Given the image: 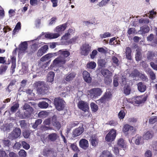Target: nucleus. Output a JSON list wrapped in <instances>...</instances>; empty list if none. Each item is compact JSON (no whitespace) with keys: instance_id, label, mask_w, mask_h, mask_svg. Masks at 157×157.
<instances>
[{"instance_id":"obj_1","label":"nucleus","mask_w":157,"mask_h":157,"mask_svg":"<svg viewBox=\"0 0 157 157\" xmlns=\"http://www.w3.org/2000/svg\"><path fill=\"white\" fill-rule=\"evenodd\" d=\"M59 56L56 58L53 61V64L54 66L63 67L66 62V58L70 55V52L64 49L60 50L58 52Z\"/></svg>"},{"instance_id":"obj_2","label":"nucleus","mask_w":157,"mask_h":157,"mask_svg":"<svg viewBox=\"0 0 157 157\" xmlns=\"http://www.w3.org/2000/svg\"><path fill=\"white\" fill-rule=\"evenodd\" d=\"M33 86L36 89L37 91L40 94L44 95L49 92V86L45 84L43 81L37 82L33 84Z\"/></svg>"},{"instance_id":"obj_3","label":"nucleus","mask_w":157,"mask_h":157,"mask_svg":"<svg viewBox=\"0 0 157 157\" xmlns=\"http://www.w3.org/2000/svg\"><path fill=\"white\" fill-rule=\"evenodd\" d=\"M88 95L92 99L98 98L101 95L102 93V89L99 88H95L91 89L88 91Z\"/></svg>"},{"instance_id":"obj_4","label":"nucleus","mask_w":157,"mask_h":157,"mask_svg":"<svg viewBox=\"0 0 157 157\" xmlns=\"http://www.w3.org/2000/svg\"><path fill=\"white\" fill-rule=\"evenodd\" d=\"M112 96L111 93V90L110 89H108L106 90V92L105 93L103 96L98 101L99 103H105L107 101H109L111 99Z\"/></svg>"},{"instance_id":"obj_5","label":"nucleus","mask_w":157,"mask_h":157,"mask_svg":"<svg viewBox=\"0 0 157 157\" xmlns=\"http://www.w3.org/2000/svg\"><path fill=\"white\" fill-rule=\"evenodd\" d=\"M65 101L60 97L56 98L54 101V104L56 109L59 111L63 110L64 108Z\"/></svg>"},{"instance_id":"obj_6","label":"nucleus","mask_w":157,"mask_h":157,"mask_svg":"<svg viewBox=\"0 0 157 157\" xmlns=\"http://www.w3.org/2000/svg\"><path fill=\"white\" fill-rule=\"evenodd\" d=\"M80 50L82 55L87 56L91 51V46L88 43H85L80 47Z\"/></svg>"},{"instance_id":"obj_7","label":"nucleus","mask_w":157,"mask_h":157,"mask_svg":"<svg viewBox=\"0 0 157 157\" xmlns=\"http://www.w3.org/2000/svg\"><path fill=\"white\" fill-rule=\"evenodd\" d=\"M116 135V130L114 129H112L106 135L105 140L107 142H112L115 139Z\"/></svg>"},{"instance_id":"obj_8","label":"nucleus","mask_w":157,"mask_h":157,"mask_svg":"<svg viewBox=\"0 0 157 157\" xmlns=\"http://www.w3.org/2000/svg\"><path fill=\"white\" fill-rule=\"evenodd\" d=\"M21 131L20 128H15L9 135V139L13 140L17 138L21 134Z\"/></svg>"},{"instance_id":"obj_9","label":"nucleus","mask_w":157,"mask_h":157,"mask_svg":"<svg viewBox=\"0 0 157 157\" xmlns=\"http://www.w3.org/2000/svg\"><path fill=\"white\" fill-rule=\"evenodd\" d=\"M78 107L81 110L86 112L88 111L89 109V104L86 102L81 101L78 104Z\"/></svg>"},{"instance_id":"obj_10","label":"nucleus","mask_w":157,"mask_h":157,"mask_svg":"<svg viewBox=\"0 0 157 157\" xmlns=\"http://www.w3.org/2000/svg\"><path fill=\"white\" fill-rule=\"evenodd\" d=\"M84 130V128L83 127V124H82L81 126H80L78 128L73 130L72 132V136L73 137H75L79 136L83 132Z\"/></svg>"},{"instance_id":"obj_11","label":"nucleus","mask_w":157,"mask_h":157,"mask_svg":"<svg viewBox=\"0 0 157 157\" xmlns=\"http://www.w3.org/2000/svg\"><path fill=\"white\" fill-rule=\"evenodd\" d=\"M59 136L56 133H52L49 134L46 138L47 141L49 142H54L59 138Z\"/></svg>"},{"instance_id":"obj_12","label":"nucleus","mask_w":157,"mask_h":157,"mask_svg":"<svg viewBox=\"0 0 157 157\" xmlns=\"http://www.w3.org/2000/svg\"><path fill=\"white\" fill-rule=\"evenodd\" d=\"M79 147L84 150H86L89 147V144L88 141L85 139H81L79 142Z\"/></svg>"},{"instance_id":"obj_13","label":"nucleus","mask_w":157,"mask_h":157,"mask_svg":"<svg viewBox=\"0 0 157 157\" xmlns=\"http://www.w3.org/2000/svg\"><path fill=\"white\" fill-rule=\"evenodd\" d=\"M68 24L67 22L62 25H60L57 26L55 29V31L59 33L60 34H62V32L66 29Z\"/></svg>"},{"instance_id":"obj_14","label":"nucleus","mask_w":157,"mask_h":157,"mask_svg":"<svg viewBox=\"0 0 157 157\" xmlns=\"http://www.w3.org/2000/svg\"><path fill=\"white\" fill-rule=\"evenodd\" d=\"M82 76L84 81L86 82L90 83L92 82V78L90 74L87 71H84L82 73Z\"/></svg>"},{"instance_id":"obj_15","label":"nucleus","mask_w":157,"mask_h":157,"mask_svg":"<svg viewBox=\"0 0 157 157\" xmlns=\"http://www.w3.org/2000/svg\"><path fill=\"white\" fill-rule=\"evenodd\" d=\"M89 141L92 146L95 147L98 144L99 139L97 136L94 135L90 137Z\"/></svg>"},{"instance_id":"obj_16","label":"nucleus","mask_w":157,"mask_h":157,"mask_svg":"<svg viewBox=\"0 0 157 157\" xmlns=\"http://www.w3.org/2000/svg\"><path fill=\"white\" fill-rule=\"evenodd\" d=\"M48 48V46L47 45H45L42 46L38 50L37 53V56L40 57L42 56L46 52Z\"/></svg>"},{"instance_id":"obj_17","label":"nucleus","mask_w":157,"mask_h":157,"mask_svg":"<svg viewBox=\"0 0 157 157\" xmlns=\"http://www.w3.org/2000/svg\"><path fill=\"white\" fill-rule=\"evenodd\" d=\"M54 151L52 148L44 149L43 151V155L46 157H53Z\"/></svg>"},{"instance_id":"obj_18","label":"nucleus","mask_w":157,"mask_h":157,"mask_svg":"<svg viewBox=\"0 0 157 157\" xmlns=\"http://www.w3.org/2000/svg\"><path fill=\"white\" fill-rule=\"evenodd\" d=\"M11 60L12 65L10 68V72L13 74L15 71V69L16 67V57L13 56H11Z\"/></svg>"},{"instance_id":"obj_19","label":"nucleus","mask_w":157,"mask_h":157,"mask_svg":"<svg viewBox=\"0 0 157 157\" xmlns=\"http://www.w3.org/2000/svg\"><path fill=\"white\" fill-rule=\"evenodd\" d=\"M52 123L53 125L56 127L57 129H59L61 127V125L60 123L57 121V117L56 116H53L52 119Z\"/></svg>"},{"instance_id":"obj_20","label":"nucleus","mask_w":157,"mask_h":157,"mask_svg":"<svg viewBox=\"0 0 157 157\" xmlns=\"http://www.w3.org/2000/svg\"><path fill=\"white\" fill-rule=\"evenodd\" d=\"M137 85L138 90L140 92L142 93L146 91L147 86L144 83L140 82L138 83Z\"/></svg>"},{"instance_id":"obj_21","label":"nucleus","mask_w":157,"mask_h":157,"mask_svg":"<svg viewBox=\"0 0 157 157\" xmlns=\"http://www.w3.org/2000/svg\"><path fill=\"white\" fill-rule=\"evenodd\" d=\"M28 46L27 41L22 42L19 45V49L21 52H24L27 48Z\"/></svg>"},{"instance_id":"obj_22","label":"nucleus","mask_w":157,"mask_h":157,"mask_svg":"<svg viewBox=\"0 0 157 157\" xmlns=\"http://www.w3.org/2000/svg\"><path fill=\"white\" fill-rule=\"evenodd\" d=\"M76 74L74 72H71L67 74L64 79L67 82H69L72 81L75 77Z\"/></svg>"},{"instance_id":"obj_23","label":"nucleus","mask_w":157,"mask_h":157,"mask_svg":"<svg viewBox=\"0 0 157 157\" xmlns=\"http://www.w3.org/2000/svg\"><path fill=\"white\" fill-rule=\"evenodd\" d=\"M147 98L144 97L142 98L141 96H137L135 99V103L136 104L140 105L144 103L147 100Z\"/></svg>"},{"instance_id":"obj_24","label":"nucleus","mask_w":157,"mask_h":157,"mask_svg":"<svg viewBox=\"0 0 157 157\" xmlns=\"http://www.w3.org/2000/svg\"><path fill=\"white\" fill-rule=\"evenodd\" d=\"M132 49L129 47H127L125 49V53L126 59L129 60L132 59Z\"/></svg>"},{"instance_id":"obj_25","label":"nucleus","mask_w":157,"mask_h":157,"mask_svg":"<svg viewBox=\"0 0 157 157\" xmlns=\"http://www.w3.org/2000/svg\"><path fill=\"white\" fill-rule=\"evenodd\" d=\"M153 136V134L150 131H147L144 133L143 136V139L145 140H148L152 138Z\"/></svg>"},{"instance_id":"obj_26","label":"nucleus","mask_w":157,"mask_h":157,"mask_svg":"<svg viewBox=\"0 0 157 157\" xmlns=\"http://www.w3.org/2000/svg\"><path fill=\"white\" fill-rule=\"evenodd\" d=\"M131 90V87L130 84H126L124 88V93L126 95H128L130 94Z\"/></svg>"},{"instance_id":"obj_27","label":"nucleus","mask_w":157,"mask_h":157,"mask_svg":"<svg viewBox=\"0 0 157 157\" xmlns=\"http://www.w3.org/2000/svg\"><path fill=\"white\" fill-rule=\"evenodd\" d=\"M134 127L128 124H125L123 128L122 131L123 132L125 133L130 131H132L134 129Z\"/></svg>"},{"instance_id":"obj_28","label":"nucleus","mask_w":157,"mask_h":157,"mask_svg":"<svg viewBox=\"0 0 157 157\" xmlns=\"http://www.w3.org/2000/svg\"><path fill=\"white\" fill-rule=\"evenodd\" d=\"M155 56V52L152 51H148L147 54V60L150 61H151Z\"/></svg>"},{"instance_id":"obj_29","label":"nucleus","mask_w":157,"mask_h":157,"mask_svg":"<svg viewBox=\"0 0 157 157\" xmlns=\"http://www.w3.org/2000/svg\"><path fill=\"white\" fill-rule=\"evenodd\" d=\"M55 77V73L54 72L50 71L49 72L48 77V81L50 82H52L54 81Z\"/></svg>"},{"instance_id":"obj_30","label":"nucleus","mask_w":157,"mask_h":157,"mask_svg":"<svg viewBox=\"0 0 157 157\" xmlns=\"http://www.w3.org/2000/svg\"><path fill=\"white\" fill-rule=\"evenodd\" d=\"M143 141L142 136L138 135H136L135 136V144L137 145H140Z\"/></svg>"},{"instance_id":"obj_31","label":"nucleus","mask_w":157,"mask_h":157,"mask_svg":"<svg viewBox=\"0 0 157 157\" xmlns=\"http://www.w3.org/2000/svg\"><path fill=\"white\" fill-rule=\"evenodd\" d=\"M117 144L119 147L124 148L126 147V145L125 142L122 138L119 139L117 142Z\"/></svg>"},{"instance_id":"obj_32","label":"nucleus","mask_w":157,"mask_h":157,"mask_svg":"<svg viewBox=\"0 0 157 157\" xmlns=\"http://www.w3.org/2000/svg\"><path fill=\"white\" fill-rule=\"evenodd\" d=\"M96 66V64L94 61L90 62L87 64L86 65L87 68L91 69L95 68Z\"/></svg>"},{"instance_id":"obj_33","label":"nucleus","mask_w":157,"mask_h":157,"mask_svg":"<svg viewBox=\"0 0 157 157\" xmlns=\"http://www.w3.org/2000/svg\"><path fill=\"white\" fill-rule=\"evenodd\" d=\"M52 57V54L51 53H48L43 56L41 57L40 60L42 62H44L48 60Z\"/></svg>"},{"instance_id":"obj_34","label":"nucleus","mask_w":157,"mask_h":157,"mask_svg":"<svg viewBox=\"0 0 157 157\" xmlns=\"http://www.w3.org/2000/svg\"><path fill=\"white\" fill-rule=\"evenodd\" d=\"M21 29V23L18 22L16 24L14 29L13 31V35H15L16 32H18L19 30Z\"/></svg>"},{"instance_id":"obj_35","label":"nucleus","mask_w":157,"mask_h":157,"mask_svg":"<svg viewBox=\"0 0 157 157\" xmlns=\"http://www.w3.org/2000/svg\"><path fill=\"white\" fill-rule=\"evenodd\" d=\"M147 72L150 75L151 79L153 80L155 79V75L153 71L150 69L148 68L147 69Z\"/></svg>"},{"instance_id":"obj_36","label":"nucleus","mask_w":157,"mask_h":157,"mask_svg":"<svg viewBox=\"0 0 157 157\" xmlns=\"http://www.w3.org/2000/svg\"><path fill=\"white\" fill-rule=\"evenodd\" d=\"M140 29L142 34H145L148 33L150 30L149 27L147 25L143 26Z\"/></svg>"},{"instance_id":"obj_37","label":"nucleus","mask_w":157,"mask_h":157,"mask_svg":"<svg viewBox=\"0 0 157 157\" xmlns=\"http://www.w3.org/2000/svg\"><path fill=\"white\" fill-rule=\"evenodd\" d=\"M16 82L17 81L15 79H13L11 81L7 88V90L8 89L9 92L11 91V89H12V86L15 85Z\"/></svg>"},{"instance_id":"obj_38","label":"nucleus","mask_w":157,"mask_h":157,"mask_svg":"<svg viewBox=\"0 0 157 157\" xmlns=\"http://www.w3.org/2000/svg\"><path fill=\"white\" fill-rule=\"evenodd\" d=\"M48 104L44 101L40 102L38 104L39 107L41 108H46L48 107Z\"/></svg>"},{"instance_id":"obj_39","label":"nucleus","mask_w":157,"mask_h":157,"mask_svg":"<svg viewBox=\"0 0 157 157\" xmlns=\"http://www.w3.org/2000/svg\"><path fill=\"white\" fill-rule=\"evenodd\" d=\"M106 59H99L98 61V65L102 67H105V65L106 63Z\"/></svg>"},{"instance_id":"obj_40","label":"nucleus","mask_w":157,"mask_h":157,"mask_svg":"<svg viewBox=\"0 0 157 157\" xmlns=\"http://www.w3.org/2000/svg\"><path fill=\"white\" fill-rule=\"evenodd\" d=\"M31 114V112L29 110H26L22 115V118H26L29 117Z\"/></svg>"},{"instance_id":"obj_41","label":"nucleus","mask_w":157,"mask_h":157,"mask_svg":"<svg viewBox=\"0 0 157 157\" xmlns=\"http://www.w3.org/2000/svg\"><path fill=\"white\" fill-rule=\"evenodd\" d=\"M142 57V54L141 52L140 51H137L135 55V58L136 60L139 62L141 60Z\"/></svg>"},{"instance_id":"obj_42","label":"nucleus","mask_w":157,"mask_h":157,"mask_svg":"<svg viewBox=\"0 0 157 157\" xmlns=\"http://www.w3.org/2000/svg\"><path fill=\"white\" fill-rule=\"evenodd\" d=\"M112 82V79L110 76H107L104 79V82L107 85H109Z\"/></svg>"},{"instance_id":"obj_43","label":"nucleus","mask_w":157,"mask_h":157,"mask_svg":"<svg viewBox=\"0 0 157 157\" xmlns=\"http://www.w3.org/2000/svg\"><path fill=\"white\" fill-rule=\"evenodd\" d=\"M48 115V113L46 111H41L38 114V116L41 118H44L46 117Z\"/></svg>"},{"instance_id":"obj_44","label":"nucleus","mask_w":157,"mask_h":157,"mask_svg":"<svg viewBox=\"0 0 157 157\" xmlns=\"http://www.w3.org/2000/svg\"><path fill=\"white\" fill-rule=\"evenodd\" d=\"M90 107L92 111L94 112L97 111L98 109V107L97 105L94 103L92 102L90 104Z\"/></svg>"},{"instance_id":"obj_45","label":"nucleus","mask_w":157,"mask_h":157,"mask_svg":"<svg viewBox=\"0 0 157 157\" xmlns=\"http://www.w3.org/2000/svg\"><path fill=\"white\" fill-rule=\"evenodd\" d=\"M19 107V104L16 103L11 107L10 111L12 112H15L17 110Z\"/></svg>"},{"instance_id":"obj_46","label":"nucleus","mask_w":157,"mask_h":157,"mask_svg":"<svg viewBox=\"0 0 157 157\" xmlns=\"http://www.w3.org/2000/svg\"><path fill=\"white\" fill-rule=\"evenodd\" d=\"M157 121V117L153 116L151 117L149 120V123L151 124H153Z\"/></svg>"},{"instance_id":"obj_47","label":"nucleus","mask_w":157,"mask_h":157,"mask_svg":"<svg viewBox=\"0 0 157 157\" xmlns=\"http://www.w3.org/2000/svg\"><path fill=\"white\" fill-rule=\"evenodd\" d=\"M125 115V113L124 112V111L123 110H121L118 114V116L119 119H123Z\"/></svg>"},{"instance_id":"obj_48","label":"nucleus","mask_w":157,"mask_h":157,"mask_svg":"<svg viewBox=\"0 0 157 157\" xmlns=\"http://www.w3.org/2000/svg\"><path fill=\"white\" fill-rule=\"evenodd\" d=\"M102 154L106 157H113L112 154L109 151L107 150L103 151Z\"/></svg>"},{"instance_id":"obj_49","label":"nucleus","mask_w":157,"mask_h":157,"mask_svg":"<svg viewBox=\"0 0 157 157\" xmlns=\"http://www.w3.org/2000/svg\"><path fill=\"white\" fill-rule=\"evenodd\" d=\"M21 142H16L13 146V148L15 149L18 150L21 147Z\"/></svg>"},{"instance_id":"obj_50","label":"nucleus","mask_w":157,"mask_h":157,"mask_svg":"<svg viewBox=\"0 0 157 157\" xmlns=\"http://www.w3.org/2000/svg\"><path fill=\"white\" fill-rule=\"evenodd\" d=\"M21 144L23 147L26 150H28L30 148V145L25 141H21Z\"/></svg>"},{"instance_id":"obj_51","label":"nucleus","mask_w":157,"mask_h":157,"mask_svg":"<svg viewBox=\"0 0 157 157\" xmlns=\"http://www.w3.org/2000/svg\"><path fill=\"white\" fill-rule=\"evenodd\" d=\"M71 147L74 151L78 152L79 151L78 147L75 143L71 144Z\"/></svg>"},{"instance_id":"obj_52","label":"nucleus","mask_w":157,"mask_h":157,"mask_svg":"<svg viewBox=\"0 0 157 157\" xmlns=\"http://www.w3.org/2000/svg\"><path fill=\"white\" fill-rule=\"evenodd\" d=\"M140 72L137 70H135L130 74V76L132 77H138Z\"/></svg>"},{"instance_id":"obj_53","label":"nucleus","mask_w":157,"mask_h":157,"mask_svg":"<svg viewBox=\"0 0 157 157\" xmlns=\"http://www.w3.org/2000/svg\"><path fill=\"white\" fill-rule=\"evenodd\" d=\"M135 32L136 29L135 28H130L128 29V30L127 32V35H130L131 34L135 33Z\"/></svg>"},{"instance_id":"obj_54","label":"nucleus","mask_w":157,"mask_h":157,"mask_svg":"<svg viewBox=\"0 0 157 157\" xmlns=\"http://www.w3.org/2000/svg\"><path fill=\"white\" fill-rule=\"evenodd\" d=\"M18 154L20 157H26V153L24 150H20Z\"/></svg>"},{"instance_id":"obj_55","label":"nucleus","mask_w":157,"mask_h":157,"mask_svg":"<svg viewBox=\"0 0 157 157\" xmlns=\"http://www.w3.org/2000/svg\"><path fill=\"white\" fill-rule=\"evenodd\" d=\"M111 36V34L109 32H105L103 34L100 35V36L101 38L103 39L106 37H108Z\"/></svg>"},{"instance_id":"obj_56","label":"nucleus","mask_w":157,"mask_h":157,"mask_svg":"<svg viewBox=\"0 0 157 157\" xmlns=\"http://www.w3.org/2000/svg\"><path fill=\"white\" fill-rule=\"evenodd\" d=\"M155 29V33L157 36V37L155 38L153 40V41L152 44V45L153 46H156L157 45V28H156Z\"/></svg>"},{"instance_id":"obj_57","label":"nucleus","mask_w":157,"mask_h":157,"mask_svg":"<svg viewBox=\"0 0 157 157\" xmlns=\"http://www.w3.org/2000/svg\"><path fill=\"white\" fill-rule=\"evenodd\" d=\"M7 68V66L4 65H2L0 67V73L6 71Z\"/></svg>"},{"instance_id":"obj_58","label":"nucleus","mask_w":157,"mask_h":157,"mask_svg":"<svg viewBox=\"0 0 157 157\" xmlns=\"http://www.w3.org/2000/svg\"><path fill=\"white\" fill-rule=\"evenodd\" d=\"M3 143L5 147H9L11 145L10 141L9 140H4Z\"/></svg>"},{"instance_id":"obj_59","label":"nucleus","mask_w":157,"mask_h":157,"mask_svg":"<svg viewBox=\"0 0 157 157\" xmlns=\"http://www.w3.org/2000/svg\"><path fill=\"white\" fill-rule=\"evenodd\" d=\"M110 72L109 70L108 69H105L103 70H102L101 71V73L104 76H109L108 75V74H109Z\"/></svg>"},{"instance_id":"obj_60","label":"nucleus","mask_w":157,"mask_h":157,"mask_svg":"<svg viewBox=\"0 0 157 157\" xmlns=\"http://www.w3.org/2000/svg\"><path fill=\"white\" fill-rule=\"evenodd\" d=\"M139 77L142 81H145L147 79V77L144 74L140 72Z\"/></svg>"},{"instance_id":"obj_61","label":"nucleus","mask_w":157,"mask_h":157,"mask_svg":"<svg viewBox=\"0 0 157 157\" xmlns=\"http://www.w3.org/2000/svg\"><path fill=\"white\" fill-rule=\"evenodd\" d=\"M20 125L21 128H24L27 126V123L25 120H22L20 121Z\"/></svg>"},{"instance_id":"obj_62","label":"nucleus","mask_w":157,"mask_h":157,"mask_svg":"<svg viewBox=\"0 0 157 157\" xmlns=\"http://www.w3.org/2000/svg\"><path fill=\"white\" fill-rule=\"evenodd\" d=\"M23 134L24 138H28L30 136V133L29 131L25 130L23 132Z\"/></svg>"},{"instance_id":"obj_63","label":"nucleus","mask_w":157,"mask_h":157,"mask_svg":"<svg viewBox=\"0 0 157 157\" xmlns=\"http://www.w3.org/2000/svg\"><path fill=\"white\" fill-rule=\"evenodd\" d=\"M98 52L96 50H93L90 54V58L92 59H94L95 57V56L97 55Z\"/></svg>"},{"instance_id":"obj_64","label":"nucleus","mask_w":157,"mask_h":157,"mask_svg":"<svg viewBox=\"0 0 157 157\" xmlns=\"http://www.w3.org/2000/svg\"><path fill=\"white\" fill-rule=\"evenodd\" d=\"M0 157H8L6 152L3 150H0Z\"/></svg>"}]
</instances>
